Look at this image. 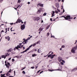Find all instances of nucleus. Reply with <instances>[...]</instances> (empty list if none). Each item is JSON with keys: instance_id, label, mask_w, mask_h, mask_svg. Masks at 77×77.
<instances>
[{"instance_id": "nucleus-61", "label": "nucleus", "mask_w": 77, "mask_h": 77, "mask_svg": "<svg viewBox=\"0 0 77 77\" xmlns=\"http://www.w3.org/2000/svg\"><path fill=\"white\" fill-rule=\"evenodd\" d=\"M42 72H43V71L40 72V74H41V73H42Z\"/></svg>"}, {"instance_id": "nucleus-54", "label": "nucleus", "mask_w": 77, "mask_h": 77, "mask_svg": "<svg viewBox=\"0 0 77 77\" xmlns=\"http://www.w3.org/2000/svg\"><path fill=\"white\" fill-rule=\"evenodd\" d=\"M17 2H18V3H20V1L18 0Z\"/></svg>"}, {"instance_id": "nucleus-34", "label": "nucleus", "mask_w": 77, "mask_h": 77, "mask_svg": "<svg viewBox=\"0 0 77 77\" xmlns=\"http://www.w3.org/2000/svg\"><path fill=\"white\" fill-rule=\"evenodd\" d=\"M49 27H50V26H47L46 27L47 29H48L49 28Z\"/></svg>"}, {"instance_id": "nucleus-12", "label": "nucleus", "mask_w": 77, "mask_h": 77, "mask_svg": "<svg viewBox=\"0 0 77 77\" xmlns=\"http://www.w3.org/2000/svg\"><path fill=\"white\" fill-rule=\"evenodd\" d=\"M44 29V28H40L38 29V31H40V32H42V30Z\"/></svg>"}, {"instance_id": "nucleus-28", "label": "nucleus", "mask_w": 77, "mask_h": 77, "mask_svg": "<svg viewBox=\"0 0 77 77\" xmlns=\"http://www.w3.org/2000/svg\"><path fill=\"white\" fill-rule=\"evenodd\" d=\"M15 48H16V49H17V50H18V46H17V47H15Z\"/></svg>"}, {"instance_id": "nucleus-31", "label": "nucleus", "mask_w": 77, "mask_h": 77, "mask_svg": "<svg viewBox=\"0 0 77 77\" xmlns=\"http://www.w3.org/2000/svg\"><path fill=\"white\" fill-rule=\"evenodd\" d=\"M47 15V13H45L43 14V16H45V15Z\"/></svg>"}, {"instance_id": "nucleus-35", "label": "nucleus", "mask_w": 77, "mask_h": 77, "mask_svg": "<svg viewBox=\"0 0 77 77\" xmlns=\"http://www.w3.org/2000/svg\"><path fill=\"white\" fill-rule=\"evenodd\" d=\"M14 61H15V60L13 58L12 59V62H14Z\"/></svg>"}, {"instance_id": "nucleus-29", "label": "nucleus", "mask_w": 77, "mask_h": 77, "mask_svg": "<svg viewBox=\"0 0 77 77\" xmlns=\"http://www.w3.org/2000/svg\"><path fill=\"white\" fill-rule=\"evenodd\" d=\"M54 14H53L52 13L51 17H54Z\"/></svg>"}, {"instance_id": "nucleus-45", "label": "nucleus", "mask_w": 77, "mask_h": 77, "mask_svg": "<svg viewBox=\"0 0 77 77\" xmlns=\"http://www.w3.org/2000/svg\"><path fill=\"white\" fill-rule=\"evenodd\" d=\"M56 18H55L53 20V21H56Z\"/></svg>"}, {"instance_id": "nucleus-52", "label": "nucleus", "mask_w": 77, "mask_h": 77, "mask_svg": "<svg viewBox=\"0 0 77 77\" xmlns=\"http://www.w3.org/2000/svg\"><path fill=\"white\" fill-rule=\"evenodd\" d=\"M30 39V37H28V38H27V39H28V40H29V39Z\"/></svg>"}, {"instance_id": "nucleus-14", "label": "nucleus", "mask_w": 77, "mask_h": 77, "mask_svg": "<svg viewBox=\"0 0 77 77\" xmlns=\"http://www.w3.org/2000/svg\"><path fill=\"white\" fill-rule=\"evenodd\" d=\"M37 52L39 53H41V52H42V51H41V50L40 48H39L38 50L37 51Z\"/></svg>"}, {"instance_id": "nucleus-23", "label": "nucleus", "mask_w": 77, "mask_h": 77, "mask_svg": "<svg viewBox=\"0 0 77 77\" xmlns=\"http://www.w3.org/2000/svg\"><path fill=\"white\" fill-rule=\"evenodd\" d=\"M9 50H10V52H11V51H13V49H12V48H11L9 49Z\"/></svg>"}, {"instance_id": "nucleus-37", "label": "nucleus", "mask_w": 77, "mask_h": 77, "mask_svg": "<svg viewBox=\"0 0 77 77\" xmlns=\"http://www.w3.org/2000/svg\"><path fill=\"white\" fill-rule=\"evenodd\" d=\"M60 64H61V65H64V64L62 62H60Z\"/></svg>"}, {"instance_id": "nucleus-30", "label": "nucleus", "mask_w": 77, "mask_h": 77, "mask_svg": "<svg viewBox=\"0 0 77 77\" xmlns=\"http://www.w3.org/2000/svg\"><path fill=\"white\" fill-rule=\"evenodd\" d=\"M7 65H8V66H10V63L8 62H7Z\"/></svg>"}, {"instance_id": "nucleus-26", "label": "nucleus", "mask_w": 77, "mask_h": 77, "mask_svg": "<svg viewBox=\"0 0 77 77\" xmlns=\"http://www.w3.org/2000/svg\"><path fill=\"white\" fill-rule=\"evenodd\" d=\"M22 73L23 74H26V72H25V71H23L22 72Z\"/></svg>"}, {"instance_id": "nucleus-43", "label": "nucleus", "mask_w": 77, "mask_h": 77, "mask_svg": "<svg viewBox=\"0 0 77 77\" xmlns=\"http://www.w3.org/2000/svg\"><path fill=\"white\" fill-rule=\"evenodd\" d=\"M62 14H63V13L62 12H61V13H60V15H62Z\"/></svg>"}, {"instance_id": "nucleus-40", "label": "nucleus", "mask_w": 77, "mask_h": 77, "mask_svg": "<svg viewBox=\"0 0 77 77\" xmlns=\"http://www.w3.org/2000/svg\"><path fill=\"white\" fill-rule=\"evenodd\" d=\"M31 68H32V69H34V68H35V67L34 66L31 67Z\"/></svg>"}, {"instance_id": "nucleus-51", "label": "nucleus", "mask_w": 77, "mask_h": 77, "mask_svg": "<svg viewBox=\"0 0 77 77\" xmlns=\"http://www.w3.org/2000/svg\"><path fill=\"white\" fill-rule=\"evenodd\" d=\"M11 58H10L8 59V60H11Z\"/></svg>"}, {"instance_id": "nucleus-16", "label": "nucleus", "mask_w": 77, "mask_h": 77, "mask_svg": "<svg viewBox=\"0 0 77 77\" xmlns=\"http://www.w3.org/2000/svg\"><path fill=\"white\" fill-rule=\"evenodd\" d=\"M56 6L57 8H59V4L58 3L56 5Z\"/></svg>"}, {"instance_id": "nucleus-7", "label": "nucleus", "mask_w": 77, "mask_h": 77, "mask_svg": "<svg viewBox=\"0 0 77 77\" xmlns=\"http://www.w3.org/2000/svg\"><path fill=\"white\" fill-rule=\"evenodd\" d=\"M43 5L44 4H42L41 3H39L37 5V6H41V7H43V6H44Z\"/></svg>"}, {"instance_id": "nucleus-18", "label": "nucleus", "mask_w": 77, "mask_h": 77, "mask_svg": "<svg viewBox=\"0 0 77 77\" xmlns=\"http://www.w3.org/2000/svg\"><path fill=\"white\" fill-rule=\"evenodd\" d=\"M37 56V55L35 54H32V57H35V56Z\"/></svg>"}, {"instance_id": "nucleus-10", "label": "nucleus", "mask_w": 77, "mask_h": 77, "mask_svg": "<svg viewBox=\"0 0 77 77\" xmlns=\"http://www.w3.org/2000/svg\"><path fill=\"white\" fill-rule=\"evenodd\" d=\"M10 55V53H5V56L6 57H7V56H9Z\"/></svg>"}, {"instance_id": "nucleus-42", "label": "nucleus", "mask_w": 77, "mask_h": 77, "mask_svg": "<svg viewBox=\"0 0 77 77\" xmlns=\"http://www.w3.org/2000/svg\"><path fill=\"white\" fill-rule=\"evenodd\" d=\"M61 61H62L63 63H65V61H64V60H62Z\"/></svg>"}, {"instance_id": "nucleus-21", "label": "nucleus", "mask_w": 77, "mask_h": 77, "mask_svg": "<svg viewBox=\"0 0 77 77\" xmlns=\"http://www.w3.org/2000/svg\"><path fill=\"white\" fill-rule=\"evenodd\" d=\"M10 38H11L9 37V36H8L7 37L8 41H10Z\"/></svg>"}, {"instance_id": "nucleus-60", "label": "nucleus", "mask_w": 77, "mask_h": 77, "mask_svg": "<svg viewBox=\"0 0 77 77\" xmlns=\"http://www.w3.org/2000/svg\"><path fill=\"white\" fill-rule=\"evenodd\" d=\"M14 75H15V71H14Z\"/></svg>"}, {"instance_id": "nucleus-24", "label": "nucleus", "mask_w": 77, "mask_h": 77, "mask_svg": "<svg viewBox=\"0 0 77 77\" xmlns=\"http://www.w3.org/2000/svg\"><path fill=\"white\" fill-rule=\"evenodd\" d=\"M8 72L11 73L12 72V70H11V69H10L9 71Z\"/></svg>"}, {"instance_id": "nucleus-57", "label": "nucleus", "mask_w": 77, "mask_h": 77, "mask_svg": "<svg viewBox=\"0 0 77 77\" xmlns=\"http://www.w3.org/2000/svg\"><path fill=\"white\" fill-rule=\"evenodd\" d=\"M64 12H65V10H64V9H63V13H64Z\"/></svg>"}, {"instance_id": "nucleus-55", "label": "nucleus", "mask_w": 77, "mask_h": 77, "mask_svg": "<svg viewBox=\"0 0 77 77\" xmlns=\"http://www.w3.org/2000/svg\"><path fill=\"white\" fill-rule=\"evenodd\" d=\"M61 1H62V2H63H63H64V0H62Z\"/></svg>"}, {"instance_id": "nucleus-9", "label": "nucleus", "mask_w": 77, "mask_h": 77, "mask_svg": "<svg viewBox=\"0 0 77 77\" xmlns=\"http://www.w3.org/2000/svg\"><path fill=\"white\" fill-rule=\"evenodd\" d=\"M42 8H40V9H39V10L37 12V13L38 14H40L41 12V9H42Z\"/></svg>"}, {"instance_id": "nucleus-1", "label": "nucleus", "mask_w": 77, "mask_h": 77, "mask_svg": "<svg viewBox=\"0 0 77 77\" xmlns=\"http://www.w3.org/2000/svg\"><path fill=\"white\" fill-rule=\"evenodd\" d=\"M65 17V16H62L60 17V18L64 17V18H65V19L66 20H71L73 18L72 17H70V16L69 15H67L66 17Z\"/></svg>"}, {"instance_id": "nucleus-48", "label": "nucleus", "mask_w": 77, "mask_h": 77, "mask_svg": "<svg viewBox=\"0 0 77 77\" xmlns=\"http://www.w3.org/2000/svg\"><path fill=\"white\" fill-rule=\"evenodd\" d=\"M14 9H15V10H17V9H18V7L17 8H14Z\"/></svg>"}, {"instance_id": "nucleus-19", "label": "nucleus", "mask_w": 77, "mask_h": 77, "mask_svg": "<svg viewBox=\"0 0 77 77\" xmlns=\"http://www.w3.org/2000/svg\"><path fill=\"white\" fill-rule=\"evenodd\" d=\"M11 75V74L9 72H8L6 74V75H7V76H8L9 75Z\"/></svg>"}, {"instance_id": "nucleus-64", "label": "nucleus", "mask_w": 77, "mask_h": 77, "mask_svg": "<svg viewBox=\"0 0 77 77\" xmlns=\"http://www.w3.org/2000/svg\"><path fill=\"white\" fill-rule=\"evenodd\" d=\"M9 77H14V76H9Z\"/></svg>"}, {"instance_id": "nucleus-39", "label": "nucleus", "mask_w": 77, "mask_h": 77, "mask_svg": "<svg viewBox=\"0 0 77 77\" xmlns=\"http://www.w3.org/2000/svg\"><path fill=\"white\" fill-rule=\"evenodd\" d=\"M10 51L9 50H9H7L6 51L7 52H11V51Z\"/></svg>"}, {"instance_id": "nucleus-2", "label": "nucleus", "mask_w": 77, "mask_h": 77, "mask_svg": "<svg viewBox=\"0 0 77 77\" xmlns=\"http://www.w3.org/2000/svg\"><path fill=\"white\" fill-rule=\"evenodd\" d=\"M77 45H76V46L73 48L71 51L72 53H75V50H77Z\"/></svg>"}, {"instance_id": "nucleus-32", "label": "nucleus", "mask_w": 77, "mask_h": 77, "mask_svg": "<svg viewBox=\"0 0 77 77\" xmlns=\"http://www.w3.org/2000/svg\"><path fill=\"white\" fill-rule=\"evenodd\" d=\"M32 45H33V47H35V45H36V44H35V43L33 44Z\"/></svg>"}, {"instance_id": "nucleus-58", "label": "nucleus", "mask_w": 77, "mask_h": 77, "mask_svg": "<svg viewBox=\"0 0 77 77\" xmlns=\"http://www.w3.org/2000/svg\"><path fill=\"white\" fill-rule=\"evenodd\" d=\"M26 42H26V41H25V44H26Z\"/></svg>"}, {"instance_id": "nucleus-25", "label": "nucleus", "mask_w": 77, "mask_h": 77, "mask_svg": "<svg viewBox=\"0 0 77 77\" xmlns=\"http://www.w3.org/2000/svg\"><path fill=\"white\" fill-rule=\"evenodd\" d=\"M17 47H18V48H21V47L20 45H18Z\"/></svg>"}, {"instance_id": "nucleus-49", "label": "nucleus", "mask_w": 77, "mask_h": 77, "mask_svg": "<svg viewBox=\"0 0 77 77\" xmlns=\"http://www.w3.org/2000/svg\"><path fill=\"white\" fill-rule=\"evenodd\" d=\"M10 24H11V25H12L14 24V23H10Z\"/></svg>"}, {"instance_id": "nucleus-36", "label": "nucleus", "mask_w": 77, "mask_h": 77, "mask_svg": "<svg viewBox=\"0 0 77 77\" xmlns=\"http://www.w3.org/2000/svg\"><path fill=\"white\" fill-rule=\"evenodd\" d=\"M55 12L56 13V14H58V11H55Z\"/></svg>"}, {"instance_id": "nucleus-59", "label": "nucleus", "mask_w": 77, "mask_h": 77, "mask_svg": "<svg viewBox=\"0 0 77 77\" xmlns=\"http://www.w3.org/2000/svg\"><path fill=\"white\" fill-rule=\"evenodd\" d=\"M1 33L2 32H4V31L3 30H2L1 32Z\"/></svg>"}, {"instance_id": "nucleus-56", "label": "nucleus", "mask_w": 77, "mask_h": 77, "mask_svg": "<svg viewBox=\"0 0 77 77\" xmlns=\"http://www.w3.org/2000/svg\"><path fill=\"white\" fill-rule=\"evenodd\" d=\"M0 2L1 3H2V2H3V1L2 0H0Z\"/></svg>"}, {"instance_id": "nucleus-53", "label": "nucleus", "mask_w": 77, "mask_h": 77, "mask_svg": "<svg viewBox=\"0 0 77 77\" xmlns=\"http://www.w3.org/2000/svg\"><path fill=\"white\" fill-rule=\"evenodd\" d=\"M24 23V24H26V21Z\"/></svg>"}, {"instance_id": "nucleus-44", "label": "nucleus", "mask_w": 77, "mask_h": 77, "mask_svg": "<svg viewBox=\"0 0 77 77\" xmlns=\"http://www.w3.org/2000/svg\"><path fill=\"white\" fill-rule=\"evenodd\" d=\"M53 20L52 19V18H51L50 19V20L51 21H53V20Z\"/></svg>"}, {"instance_id": "nucleus-22", "label": "nucleus", "mask_w": 77, "mask_h": 77, "mask_svg": "<svg viewBox=\"0 0 77 77\" xmlns=\"http://www.w3.org/2000/svg\"><path fill=\"white\" fill-rule=\"evenodd\" d=\"M23 41H24H24H23V42L22 43V44H25V43H24V42H25V39H24V38L23 39Z\"/></svg>"}, {"instance_id": "nucleus-5", "label": "nucleus", "mask_w": 77, "mask_h": 77, "mask_svg": "<svg viewBox=\"0 0 77 77\" xmlns=\"http://www.w3.org/2000/svg\"><path fill=\"white\" fill-rule=\"evenodd\" d=\"M21 29L22 30H24V29H25V25L24 24H23L21 26Z\"/></svg>"}, {"instance_id": "nucleus-20", "label": "nucleus", "mask_w": 77, "mask_h": 77, "mask_svg": "<svg viewBox=\"0 0 77 77\" xmlns=\"http://www.w3.org/2000/svg\"><path fill=\"white\" fill-rule=\"evenodd\" d=\"M6 57L5 55H3L2 56V58H4V59H6Z\"/></svg>"}, {"instance_id": "nucleus-6", "label": "nucleus", "mask_w": 77, "mask_h": 77, "mask_svg": "<svg viewBox=\"0 0 77 77\" xmlns=\"http://www.w3.org/2000/svg\"><path fill=\"white\" fill-rule=\"evenodd\" d=\"M58 60L59 62H61L62 60V58L61 57H58Z\"/></svg>"}, {"instance_id": "nucleus-8", "label": "nucleus", "mask_w": 77, "mask_h": 77, "mask_svg": "<svg viewBox=\"0 0 77 77\" xmlns=\"http://www.w3.org/2000/svg\"><path fill=\"white\" fill-rule=\"evenodd\" d=\"M34 18L36 21H38V20H39V19H40V18L39 17H34Z\"/></svg>"}, {"instance_id": "nucleus-27", "label": "nucleus", "mask_w": 77, "mask_h": 77, "mask_svg": "<svg viewBox=\"0 0 77 77\" xmlns=\"http://www.w3.org/2000/svg\"><path fill=\"white\" fill-rule=\"evenodd\" d=\"M49 35H50V33L48 32L47 33V36H48Z\"/></svg>"}, {"instance_id": "nucleus-33", "label": "nucleus", "mask_w": 77, "mask_h": 77, "mask_svg": "<svg viewBox=\"0 0 77 77\" xmlns=\"http://www.w3.org/2000/svg\"><path fill=\"white\" fill-rule=\"evenodd\" d=\"M12 27L11 29H10V30H11V32H12V31H15V30H12Z\"/></svg>"}, {"instance_id": "nucleus-41", "label": "nucleus", "mask_w": 77, "mask_h": 77, "mask_svg": "<svg viewBox=\"0 0 77 77\" xmlns=\"http://www.w3.org/2000/svg\"><path fill=\"white\" fill-rule=\"evenodd\" d=\"M51 52H52V51H50V52H49V53H48V54H50V53H51Z\"/></svg>"}, {"instance_id": "nucleus-11", "label": "nucleus", "mask_w": 77, "mask_h": 77, "mask_svg": "<svg viewBox=\"0 0 77 77\" xmlns=\"http://www.w3.org/2000/svg\"><path fill=\"white\" fill-rule=\"evenodd\" d=\"M21 19L19 20V19H17V20L16 22V23H21Z\"/></svg>"}, {"instance_id": "nucleus-3", "label": "nucleus", "mask_w": 77, "mask_h": 77, "mask_svg": "<svg viewBox=\"0 0 77 77\" xmlns=\"http://www.w3.org/2000/svg\"><path fill=\"white\" fill-rule=\"evenodd\" d=\"M32 47V45H31L29 46V47L28 48H27L26 50H25L24 51H23L22 52H21V54H22V53H25V52H26V51H27L29 50V49H30V48H31V47Z\"/></svg>"}, {"instance_id": "nucleus-17", "label": "nucleus", "mask_w": 77, "mask_h": 77, "mask_svg": "<svg viewBox=\"0 0 77 77\" xmlns=\"http://www.w3.org/2000/svg\"><path fill=\"white\" fill-rule=\"evenodd\" d=\"M5 66H6V67L8 68H9V65H8V64H5Z\"/></svg>"}, {"instance_id": "nucleus-38", "label": "nucleus", "mask_w": 77, "mask_h": 77, "mask_svg": "<svg viewBox=\"0 0 77 77\" xmlns=\"http://www.w3.org/2000/svg\"><path fill=\"white\" fill-rule=\"evenodd\" d=\"M48 70L49 71H51V72H52V71H53V70H51L50 69H48Z\"/></svg>"}, {"instance_id": "nucleus-13", "label": "nucleus", "mask_w": 77, "mask_h": 77, "mask_svg": "<svg viewBox=\"0 0 77 77\" xmlns=\"http://www.w3.org/2000/svg\"><path fill=\"white\" fill-rule=\"evenodd\" d=\"M76 70H77V68L75 67L73 69L71 70L72 72H73L74 71H75Z\"/></svg>"}, {"instance_id": "nucleus-63", "label": "nucleus", "mask_w": 77, "mask_h": 77, "mask_svg": "<svg viewBox=\"0 0 77 77\" xmlns=\"http://www.w3.org/2000/svg\"><path fill=\"white\" fill-rule=\"evenodd\" d=\"M30 3L29 2H28V5H29V4H30Z\"/></svg>"}, {"instance_id": "nucleus-50", "label": "nucleus", "mask_w": 77, "mask_h": 77, "mask_svg": "<svg viewBox=\"0 0 77 77\" xmlns=\"http://www.w3.org/2000/svg\"><path fill=\"white\" fill-rule=\"evenodd\" d=\"M16 48H14V51H15V50H16Z\"/></svg>"}, {"instance_id": "nucleus-4", "label": "nucleus", "mask_w": 77, "mask_h": 77, "mask_svg": "<svg viewBox=\"0 0 77 77\" xmlns=\"http://www.w3.org/2000/svg\"><path fill=\"white\" fill-rule=\"evenodd\" d=\"M56 56V54H54V55H52L51 54H50L48 56V57H51V59H53L54 58V57Z\"/></svg>"}, {"instance_id": "nucleus-62", "label": "nucleus", "mask_w": 77, "mask_h": 77, "mask_svg": "<svg viewBox=\"0 0 77 77\" xmlns=\"http://www.w3.org/2000/svg\"><path fill=\"white\" fill-rule=\"evenodd\" d=\"M77 40H76L75 43L74 44H76V43H77Z\"/></svg>"}, {"instance_id": "nucleus-15", "label": "nucleus", "mask_w": 77, "mask_h": 77, "mask_svg": "<svg viewBox=\"0 0 77 77\" xmlns=\"http://www.w3.org/2000/svg\"><path fill=\"white\" fill-rule=\"evenodd\" d=\"M5 74H1V77H6V76H5Z\"/></svg>"}, {"instance_id": "nucleus-47", "label": "nucleus", "mask_w": 77, "mask_h": 77, "mask_svg": "<svg viewBox=\"0 0 77 77\" xmlns=\"http://www.w3.org/2000/svg\"><path fill=\"white\" fill-rule=\"evenodd\" d=\"M21 44H22V43H20L19 44V45L20 46H21Z\"/></svg>"}, {"instance_id": "nucleus-46", "label": "nucleus", "mask_w": 77, "mask_h": 77, "mask_svg": "<svg viewBox=\"0 0 77 77\" xmlns=\"http://www.w3.org/2000/svg\"><path fill=\"white\" fill-rule=\"evenodd\" d=\"M62 48H65V46L62 45Z\"/></svg>"}]
</instances>
